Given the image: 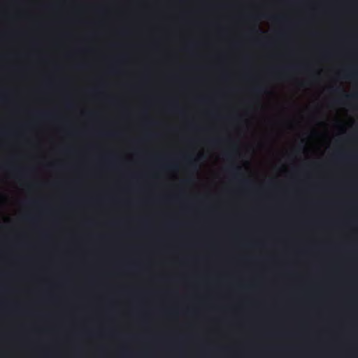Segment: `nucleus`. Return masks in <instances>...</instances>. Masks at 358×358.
<instances>
[{"label": "nucleus", "mask_w": 358, "mask_h": 358, "mask_svg": "<svg viewBox=\"0 0 358 358\" xmlns=\"http://www.w3.org/2000/svg\"><path fill=\"white\" fill-rule=\"evenodd\" d=\"M203 158V155H199L196 157H192V156H187L185 159L187 162L188 166L193 169H196L197 162Z\"/></svg>", "instance_id": "f257e3e1"}, {"label": "nucleus", "mask_w": 358, "mask_h": 358, "mask_svg": "<svg viewBox=\"0 0 358 358\" xmlns=\"http://www.w3.org/2000/svg\"><path fill=\"white\" fill-rule=\"evenodd\" d=\"M229 171L234 175V178L241 179L243 177L241 167L239 166H231Z\"/></svg>", "instance_id": "f03ea898"}, {"label": "nucleus", "mask_w": 358, "mask_h": 358, "mask_svg": "<svg viewBox=\"0 0 358 358\" xmlns=\"http://www.w3.org/2000/svg\"><path fill=\"white\" fill-rule=\"evenodd\" d=\"M358 76V71L356 68L350 69L349 72L346 75V78L355 79Z\"/></svg>", "instance_id": "7ed1b4c3"}, {"label": "nucleus", "mask_w": 358, "mask_h": 358, "mask_svg": "<svg viewBox=\"0 0 358 358\" xmlns=\"http://www.w3.org/2000/svg\"><path fill=\"white\" fill-rule=\"evenodd\" d=\"M253 92L256 94H262L266 92L265 87L262 85H257L252 89Z\"/></svg>", "instance_id": "20e7f679"}, {"label": "nucleus", "mask_w": 358, "mask_h": 358, "mask_svg": "<svg viewBox=\"0 0 358 358\" xmlns=\"http://www.w3.org/2000/svg\"><path fill=\"white\" fill-rule=\"evenodd\" d=\"M357 97H358L357 94H343V98L345 100H350V99H357Z\"/></svg>", "instance_id": "39448f33"}, {"label": "nucleus", "mask_w": 358, "mask_h": 358, "mask_svg": "<svg viewBox=\"0 0 358 358\" xmlns=\"http://www.w3.org/2000/svg\"><path fill=\"white\" fill-rule=\"evenodd\" d=\"M236 152V149H233L230 151H228L226 152V155L228 157H231L232 155Z\"/></svg>", "instance_id": "423d86ee"}, {"label": "nucleus", "mask_w": 358, "mask_h": 358, "mask_svg": "<svg viewBox=\"0 0 358 358\" xmlns=\"http://www.w3.org/2000/svg\"><path fill=\"white\" fill-rule=\"evenodd\" d=\"M333 90H334V92H343V90L341 88H339V87H336V88L334 89Z\"/></svg>", "instance_id": "0eeeda50"}, {"label": "nucleus", "mask_w": 358, "mask_h": 358, "mask_svg": "<svg viewBox=\"0 0 358 358\" xmlns=\"http://www.w3.org/2000/svg\"><path fill=\"white\" fill-rule=\"evenodd\" d=\"M166 168H168L169 169H175L176 166L173 165H168V166H166Z\"/></svg>", "instance_id": "6e6552de"}, {"label": "nucleus", "mask_w": 358, "mask_h": 358, "mask_svg": "<svg viewBox=\"0 0 358 358\" xmlns=\"http://www.w3.org/2000/svg\"><path fill=\"white\" fill-rule=\"evenodd\" d=\"M274 18H275V20H282V19H283V17H282V16H276V17H275Z\"/></svg>", "instance_id": "1a4fd4ad"}, {"label": "nucleus", "mask_w": 358, "mask_h": 358, "mask_svg": "<svg viewBox=\"0 0 358 358\" xmlns=\"http://www.w3.org/2000/svg\"><path fill=\"white\" fill-rule=\"evenodd\" d=\"M41 115L47 117V116L49 115V113H42Z\"/></svg>", "instance_id": "9d476101"}, {"label": "nucleus", "mask_w": 358, "mask_h": 358, "mask_svg": "<svg viewBox=\"0 0 358 358\" xmlns=\"http://www.w3.org/2000/svg\"><path fill=\"white\" fill-rule=\"evenodd\" d=\"M243 182L245 183V184H248L249 183V181L248 180H243Z\"/></svg>", "instance_id": "9b49d317"}, {"label": "nucleus", "mask_w": 358, "mask_h": 358, "mask_svg": "<svg viewBox=\"0 0 358 358\" xmlns=\"http://www.w3.org/2000/svg\"><path fill=\"white\" fill-rule=\"evenodd\" d=\"M211 142L213 143H215L217 142V140H213V141H211Z\"/></svg>", "instance_id": "f8f14e48"}]
</instances>
